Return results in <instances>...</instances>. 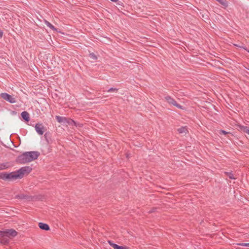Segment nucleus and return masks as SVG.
I'll list each match as a JSON object with an SVG mask.
<instances>
[{"mask_svg": "<svg viewBox=\"0 0 249 249\" xmlns=\"http://www.w3.org/2000/svg\"><path fill=\"white\" fill-rule=\"evenodd\" d=\"M39 155L37 151L26 152L18 156L17 161L20 164H25L37 159Z\"/></svg>", "mask_w": 249, "mask_h": 249, "instance_id": "nucleus-1", "label": "nucleus"}, {"mask_svg": "<svg viewBox=\"0 0 249 249\" xmlns=\"http://www.w3.org/2000/svg\"><path fill=\"white\" fill-rule=\"evenodd\" d=\"M18 232L14 229H7L5 231H0V243L2 244H8L9 238L14 237Z\"/></svg>", "mask_w": 249, "mask_h": 249, "instance_id": "nucleus-2", "label": "nucleus"}, {"mask_svg": "<svg viewBox=\"0 0 249 249\" xmlns=\"http://www.w3.org/2000/svg\"><path fill=\"white\" fill-rule=\"evenodd\" d=\"M32 169L30 166H25L20 168L18 170L13 172L14 180L22 178L25 175L30 173Z\"/></svg>", "mask_w": 249, "mask_h": 249, "instance_id": "nucleus-3", "label": "nucleus"}, {"mask_svg": "<svg viewBox=\"0 0 249 249\" xmlns=\"http://www.w3.org/2000/svg\"><path fill=\"white\" fill-rule=\"evenodd\" d=\"M0 97L10 103H16V99L15 97L7 93H2L0 94Z\"/></svg>", "mask_w": 249, "mask_h": 249, "instance_id": "nucleus-4", "label": "nucleus"}, {"mask_svg": "<svg viewBox=\"0 0 249 249\" xmlns=\"http://www.w3.org/2000/svg\"><path fill=\"white\" fill-rule=\"evenodd\" d=\"M165 101L168 102L169 104H171L176 106L178 108L183 109V107L180 105L178 104L177 102L172 97L167 95L164 97Z\"/></svg>", "mask_w": 249, "mask_h": 249, "instance_id": "nucleus-5", "label": "nucleus"}, {"mask_svg": "<svg viewBox=\"0 0 249 249\" xmlns=\"http://www.w3.org/2000/svg\"><path fill=\"white\" fill-rule=\"evenodd\" d=\"M0 178L5 180H13L14 178L13 173L0 172Z\"/></svg>", "mask_w": 249, "mask_h": 249, "instance_id": "nucleus-6", "label": "nucleus"}, {"mask_svg": "<svg viewBox=\"0 0 249 249\" xmlns=\"http://www.w3.org/2000/svg\"><path fill=\"white\" fill-rule=\"evenodd\" d=\"M35 130L40 135L43 134L45 131V127L41 124H36L35 125Z\"/></svg>", "mask_w": 249, "mask_h": 249, "instance_id": "nucleus-7", "label": "nucleus"}, {"mask_svg": "<svg viewBox=\"0 0 249 249\" xmlns=\"http://www.w3.org/2000/svg\"><path fill=\"white\" fill-rule=\"evenodd\" d=\"M109 244L110 245L113 247L114 249H128L129 248L126 246H119L115 243H112L111 241H108Z\"/></svg>", "mask_w": 249, "mask_h": 249, "instance_id": "nucleus-8", "label": "nucleus"}, {"mask_svg": "<svg viewBox=\"0 0 249 249\" xmlns=\"http://www.w3.org/2000/svg\"><path fill=\"white\" fill-rule=\"evenodd\" d=\"M38 226L40 229L45 231H49L50 230V227L49 225L47 224L40 222L38 223Z\"/></svg>", "mask_w": 249, "mask_h": 249, "instance_id": "nucleus-9", "label": "nucleus"}, {"mask_svg": "<svg viewBox=\"0 0 249 249\" xmlns=\"http://www.w3.org/2000/svg\"><path fill=\"white\" fill-rule=\"evenodd\" d=\"M22 118L26 122L30 121L29 114L27 111H23L21 114Z\"/></svg>", "mask_w": 249, "mask_h": 249, "instance_id": "nucleus-10", "label": "nucleus"}, {"mask_svg": "<svg viewBox=\"0 0 249 249\" xmlns=\"http://www.w3.org/2000/svg\"><path fill=\"white\" fill-rule=\"evenodd\" d=\"M55 118L57 121L60 123H65L67 120V118L59 116H56Z\"/></svg>", "mask_w": 249, "mask_h": 249, "instance_id": "nucleus-11", "label": "nucleus"}, {"mask_svg": "<svg viewBox=\"0 0 249 249\" xmlns=\"http://www.w3.org/2000/svg\"><path fill=\"white\" fill-rule=\"evenodd\" d=\"M239 128L244 132L246 133L249 135V128L248 127L246 126L240 125Z\"/></svg>", "mask_w": 249, "mask_h": 249, "instance_id": "nucleus-12", "label": "nucleus"}, {"mask_svg": "<svg viewBox=\"0 0 249 249\" xmlns=\"http://www.w3.org/2000/svg\"><path fill=\"white\" fill-rule=\"evenodd\" d=\"M65 123H67L70 125H74L75 126H77V123L71 119L67 118V120Z\"/></svg>", "mask_w": 249, "mask_h": 249, "instance_id": "nucleus-13", "label": "nucleus"}, {"mask_svg": "<svg viewBox=\"0 0 249 249\" xmlns=\"http://www.w3.org/2000/svg\"><path fill=\"white\" fill-rule=\"evenodd\" d=\"M44 23L45 24L50 28L52 29L53 30L56 31V28L54 27L53 25L51 23H50L49 21H48L46 20H44Z\"/></svg>", "mask_w": 249, "mask_h": 249, "instance_id": "nucleus-14", "label": "nucleus"}, {"mask_svg": "<svg viewBox=\"0 0 249 249\" xmlns=\"http://www.w3.org/2000/svg\"><path fill=\"white\" fill-rule=\"evenodd\" d=\"M178 131L179 133H186L187 132V129L186 126L181 127L178 129Z\"/></svg>", "mask_w": 249, "mask_h": 249, "instance_id": "nucleus-15", "label": "nucleus"}, {"mask_svg": "<svg viewBox=\"0 0 249 249\" xmlns=\"http://www.w3.org/2000/svg\"><path fill=\"white\" fill-rule=\"evenodd\" d=\"M219 2L221 5L224 6L225 7H227L228 6V3L227 0H216Z\"/></svg>", "mask_w": 249, "mask_h": 249, "instance_id": "nucleus-16", "label": "nucleus"}, {"mask_svg": "<svg viewBox=\"0 0 249 249\" xmlns=\"http://www.w3.org/2000/svg\"><path fill=\"white\" fill-rule=\"evenodd\" d=\"M225 174L230 178L232 179H234L235 178L234 177V175L232 172H225Z\"/></svg>", "mask_w": 249, "mask_h": 249, "instance_id": "nucleus-17", "label": "nucleus"}, {"mask_svg": "<svg viewBox=\"0 0 249 249\" xmlns=\"http://www.w3.org/2000/svg\"><path fill=\"white\" fill-rule=\"evenodd\" d=\"M16 198H19V199H27L28 198V196L24 194H20L16 196Z\"/></svg>", "mask_w": 249, "mask_h": 249, "instance_id": "nucleus-18", "label": "nucleus"}, {"mask_svg": "<svg viewBox=\"0 0 249 249\" xmlns=\"http://www.w3.org/2000/svg\"><path fill=\"white\" fill-rule=\"evenodd\" d=\"M8 168L6 163H0V170H4Z\"/></svg>", "mask_w": 249, "mask_h": 249, "instance_id": "nucleus-19", "label": "nucleus"}, {"mask_svg": "<svg viewBox=\"0 0 249 249\" xmlns=\"http://www.w3.org/2000/svg\"><path fill=\"white\" fill-rule=\"evenodd\" d=\"M89 56L92 59L96 60L97 59V56L94 53H89Z\"/></svg>", "mask_w": 249, "mask_h": 249, "instance_id": "nucleus-20", "label": "nucleus"}, {"mask_svg": "<svg viewBox=\"0 0 249 249\" xmlns=\"http://www.w3.org/2000/svg\"><path fill=\"white\" fill-rule=\"evenodd\" d=\"M233 45L235 46H236V47H238L244 49V50L247 51L249 53V50H248L247 48L246 47H245L244 46H243L242 45H239L236 44H234Z\"/></svg>", "mask_w": 249, "mask_h": 249, "instance_id": "nucleus-21", "label": "nucleus"}, {"mask_svg": "<svg viewBox=\"0 0 249 249\" xmlns=\"http://www.w3.org/2000/svg\"><path fill=\"white\" fill-rule=\"evenodd\" d=\"M237 245L243 246V247H249V243H240L237 244Z\"/></svg>", "mask_w": 249, "mask_h": 249, "instance_id": "nucleus-22", "label": "nucleus"}, {"mask_svg": "<svg viewBox=\"0 0 249 249\" xmlns=\"http://www.w3.org/2000/svg\"><path fill=\"white\" fill-rule=\"evenodd\" d=\"M118 91V89H116V88H110L108 90H107V92H113V91H115V92H117Z\"/></svg>", "mask_w": 249, "mask_h": 249, "instance_id": "nucleus-23", "label": "nucleus"}, {"mask_svg": "<svg viewBox=\"0 0 249 249\" xmlns=\"http://www.w3.org/2000/svg\"><path fill=\"white\" fill-rule=\"evenodd\" d=\"M229 132L225 131V130H220L219 131V134H224V135H226V134H228Z\"/></svg>", "mask_w": 249, "mask_h": 249, "instance_id": "nucleus-24", "label": "nucleus"}, {"mask_svg": "<svg viewBox=\"0 0 249 249\" xmlns=\"http://www.w3.org/2000/svg\"><path fill=\"white\" fill-rule=\"evenodd\" d=\"M2 36V32L0 31V38H1Z\"/></svg>", "mask_w": 249, "mask_h": 249, "instance_id": "nucleus-25", "label": "nucleus"}, {"mask_svg": "<svg viewBox=\"0 0 249 249\" xmlns=\"http://www.w3.org/2000/svg\"><path fill=\"white\" fill-rule=\"evenodd\" d=\"M110 0L113 2H117L118 1V0Z\"/></svg>", "mask_w": 249, "mask_h": 249, "instance_id": "nucleus-26", "label": "nucleus"}, {"mask_svg": "<svg viewBox=\"0 0 249 249\" xmlns=\"http://www.w3.org/2000/svg\"><path fill=\"white\" fill-rule=\"evenodd\" d=\"M154 212V210H152V211H150V212H149V213H152V212Z\"/></svg>", "mask_w": 249, "mask_h": 249, "instance_id": "nucleus-27", "label": "nucleus"}, {"mask_svg": "<svg viewBox=\"0 0 249 249\" xmlns=\"http://www.w3.org/2000/svg\"><path fill=\"white\" fill-rule=\"evenodd\" d=\"M236 249H240L239 248H237Z\"/></svg>", "mask_w": 249, "mask_h": 249, "instance_id": "nucleus-28", "label": "nucleus"}]
</instances>
